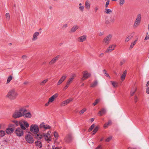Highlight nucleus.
I'll return each instance as SVG.
<instances>
[{
	"label": "nucleus",
	"mask_w": 149,
	"mask_h": 149,
	"mask_svg": "<svg viewBox=\"0 0 149 149\" xmlns=\"http://www.w3.org/2000/svg\"><path fill=\"white\" fill-rule=\"evenodd\" d=\"M8 128H7L6 130V132L8 134H10L11 133L13 132L15 130V127Z\"/></svg>",
	"instance_id": "ddd939ff"
},
{
	"label": "nucleus",
	"mask_w": 149,
	"mask_h": 149,
	"mask_svg": "<svg viewBox=\"0 0 149 149\" xmlns=\"http://www.w3.org/2000/svg\"><path fill=\"white\" fill-rule=\"evenodd\" d=\"M15 132L16 135L19 137L22 136L24 134L23 131L20 127L17 128Z\"/></svg>",
	"instance_id": "39448f33"
},
{
	"label": "nucleus",
	"mask_w": 149,
	"mask_h": 149,
	"mask_svg": "<svg viewBox=\"0 0 149 149\" xmlns=\"http://www.w3.org/2000/svg\"><path fill=\"white\" fill-rule=\"evenodd\" d=\"M136 88H135L134 91H131V93H130V95L131 96L133 95L134 94L135 91H136Z\"/></svg>",
	"instance_id": "3c124183"
},
{
	"label": "nucleus",
	"mask_w": 149,
	"mask_h": 149,
	"mask_svg": "<svg viewBox=\"0 0 149 149\" xmlns=\"http://www.w3.org/2000/svg\"><path fill=\"white\" fill-rule=\"evenodd\" d=\"M111 121L109 120L108 122L104 124V128H106L108 126L111 125Z\"/></svg>",
	"instance_id": "c85d7f7f"
},
{
	"label": "nucleus",
	"mask_w": 149,
	"mask_h": 149,
	"mask_svg": "<svg viewBox=\"0 0 149 149\" xmlns=\"http://www.w3.org/2000/svg\"><path fill=\"white\" fill-rule=\"evenodd\" d=\"M99 126H96L93 131L92 132V135H94L97 132V131L99 129Z\"/></svg>",
	"instance_id": "b1692460"
},
{
	"label": "nucleus",
	"mask_w": 149,
	"mask_h": 149,
	"mask_svg": "<svg viewBox=\"0 0 149 149\" xmlns=\"http://www.w3.org/2000/svg\"><path fill=\"white\" fill-rule=\"evenodd\" d=\"M146 92L147 93L149 94V87L146 88Z\"/></svg>",
	"instance_id": "680f3d73"
},
{
	"label": "nucleus",
	"mask_w": 149,
	"mask_h": 149,
	"mask_svg": "<svg viewBox=\"0 0 149 149\" xmlns=\"http://www.w3.org/2000/svg\"><path fill=\"white\" fill-rule=\"evenodd\" d=\"M110 82L113 87L116 88L118 86V83H117L113 81H111Z\"/></svg>",
	"instance_id": "cd10ccee"
},
{
	"label": "nucleus",
	"mask_w": 149,
	"mask_h": 149,
	"mask_svg": "<svg viewBox=\"0 0 149 149\" xmlns=\"http://www.w3.org/2000/svg\"><path fill=\"white\" fill-rule=\"evenodd\" d=\"M83 76L82 78V80H84L85 79H87L91 75L88 73L87 71H84L83 73Z\"/></svg>",
	"instance_id": "9d476101"
},
{
	"label": "nucleus",
	"mask_w": 149,
	"mask_h": 149,
	"mask_svg": "<svg viewBox=\"0 0 149 149\" xmlns=\"http://www.w3.org/2000/svg\"><path fill=\"white\" fill-rule=\"evenodd\" d=\"M27 110L24 108H21L19 110H16L12 115V117L14 118H18L23 116V113L26 112Z\"/></svg>",
	"instance_id": "f257e3e1"
},
{
	"label": "nucleus",
	"mask_w": 149,
	"mask_h": 149,
	"mask_svg": "<svg viewBox=\"0 0 149 149\" xmlns=\"http://www.w3.org/2000/svg\"><path fill=\"white\" fill-rule=\"evenodd\" d=\"M112 137L111 136H109L105 140V141L109 142L112 139Z\"/></svg>",
	"instance_id": "37998d69"
},
{
	"label": "nucleus",
	"mask_w": 149,
	"mask_h": 149,
	"mask_svg": "<svg viewBox=\"0 0 149 149\" xmlns=\"http://www.w3.org/2000/svg\"><path fill=\"white\" fill-rule=\"evenodd\" d=\"M68 27V24H63L62 28L63 29H64Z\"/></svg>",
	"instance_id": "8fccbe9b"
},
{
	"label": "nucleus",
	"mask_w": 149,
	"mask_h": 149,
	"mask_svg": "<svg viewBox=\"0 0 149 149\" xmlns=\"http://www.w3.org/2000/svg\"><path fill=\"white\" fill-rule=\"evenodd\" d=\"M39 127L40 128H43L45 129V125H44V123L43 122L41 123L40 124Z\"/></svg>",
	"instance_id": "58836bf2"
},
{
	"label": "nucleus",
	"mask_w": 149,
	"mask_h": 149,
	"mask_svg": "<svg viewBox=\"0 0 149 149\" xmlns=\"http://www.w3.org/2000/svg\"><path fill=\"white\" fill-rule=\"evenodd\" d=\"M60 55H58L56 57L53 58L52 60L49 62V64L50 65H52L54 63H55L56 61L58 60V58L59 57Z\"/></svg>",
	"instance_id": "f3484780"
},
{
	"label": "nucleus",
	"mask_w": 149,
	"mask_h": 149,
	"mask_svg": "<svg viewBox=\"0 0 149 149\" xmlns=\"http://www.w3.org/2000/svg\"><path fill=\"white\" fill-rule=\"evenodd\" d=\"M137 41V40H136L135 41H134V42H132L131 43V45L130 46V49H131L135 45L136 43V42Z\"/></svg>",
	"instance_id": "e433bc0d"
},
{
	"label": "nucleus",
	"mask_w": 149,
	"mask_h": 149,
	"mask_svg": "<svg viewBox=\"0 0 149 149\" xmlns=\"http://www.w3.org/2000/svg\"><path fill=\"white\" fill-rule=\"evenodd\" d=\"M30 131L34 134H37L39 131V128L38 126L36 124H32L30 127Z\"/></svg>",
	"instance_id": "7ed1b4c3"
},
{
	"label": "nucleus",
	"mask_w": 149,
	"mask_h": 149,
	"mask_svg": "<svg viewBox=\"0 0 149 149\" xmlns=\"http://www.w3.org/2000/svg\"><path fill=\"white\" fill-rule=\"evenodd\" d=\"M141 15L140 14L137 15L134 24V27H137L140 24L141 22Z\"/></svg>",
	"instance_id": "20e7f679"
},
{
	"label": "nucleus",
	"mask_w": 149,
	"mask_h": 149,
	"mask_svg": "<svg viewBox=\"0 0 149 149\" xmlns=\"http://www.w3.org/2000/svg\"><path fill=\"white\" fill-rule=\"evenodd\" d=\"M54 136L55 139V141L57 140L58 137H59L58 134L57 132L56 131L54 132Z\"/></svg>",
	"instance_id": "2f4dec72"
},
{
	"label": "nucleus",
	"mask_w": 149,
	"mask_h": 149,
	"mask_svg": "<svg viewBox=\"0 0 149 149\" xmlns=\"http://www.w3.org/2000/svg\"><path fill=\"white\" fill-rule=\"evenodd\" d=\"M105 10V12L107 14H110L112 13V11L110 9H106Z\"/></svg>",
	"instance_id": "a19ab883"
},
{
	"label": "nucleus",
	"mask_w": 149,
	"mask_h": 149,
	"mask_svg": "<svg viewBox=\"0 0 149 149\" xmlns=\"http://www.w3.org/2000/svg\"><path fill=\"white\" fill-rule=\"evenodd\" d=\"M73 140V138L71 134H69L65 138V140L66 141L69 143L71 142Z\"/></svg>",
	"instance_id": "6e6552de"
},
{
	"label": "nucleus",
	"mask_w": 149,
	"mask_h": 149,
	"mask_svg": "<svg viewBox=\"0 0 149 149\" xmlns=\"http://www.w3.org/2000/svg\"><path fill=\"white\" fill-rule=\"evenodd\" d=\"M19 124L20 125V127H21V129L22 130H25L26 129L25 127L24 126V124L22 123H19Z\"/></svg>",
	"instance_id": "473e14b6"
},
{
	"label": "nucleus",
	"mask_w": 149,
	"mask_h": 149,
	"mask_svg": "<svg viewBox=\"0 0 149 149\" xmlns=\"http://www.w3.org/2000/svg\"><path fill=\"white\" fill-rule=\"evenodd\" d=\"M42 134V137H44L45 138V140L47 141H50L51 140L49 138V135L50 134L43 133Z\"/></svg>",
	"instance_id": "a211bd4d"
},
{
	"label": "nucleus",
	"mask_w": 149,
	"mask_h": 149,
	"mask_svg": "<svg viewBox=\"0 0 149 149\" xmlns=\"http://www.w3.org/2000/svg\"><path fill=\"white\" fill-rule=\"evenodd\" d=\"M58 97V95L57 94H55L52 96L49 99V102H50L51 103L56 98Z\"/></svg>",
	"instance_id": "4be33fe9"
},
{
	"label": "nucleus",
	"mask_w": 149,
	"mask_h": 149,
	"mask_svg": "<svg viewBox=\"0 0 149 149\" xmlns=\"http://www.w3.org/2000/svg\"><path fill=\"white\" fill-rule=\"evenodd\" d=\"M67 77V76L65 75H63V76L60 79L61 80H62L63 81H64V80Z\"/></svg>",
	"instance_id": "09e8293b"
},
{
	"label": "nucleus",
	"mask_w": 149,
	"mask_h": 149,
	"mask_svg": "<svg viewBox=\"0 0 149 149\" xmlns=\"http://www.w3.org/2000/svg\"><path fill=\"white\" fill-rule=\"evenodd\" d=\"M63 81L62 80H61V79H60V80H59V81H58L57 83V85H60L61 84Z\"/></svg>",
	"instance_id": "5fc2aeb1"
},
{
	"label": "nucleus",
	"mask_w": 149,
	"mask_h": 149,
	"mask_svg": "<svg viewBox=\"0 0 149 149\" xmlns=\"http://www.w3.org/2000/svg\"><path fill=\"white\" fill-rule=\"evenodd\" d=\"M86 36L83 35L78 38V41L80 42H84L86 40Z\"/></svg>",
	"instance_id": "dca6fc26"
},
{
	"label": "nucleus",
	"mask_w": 149,
	"mask_h": 149,
	"mask_svg": "<svg viewBox=\"0 0 149 149\" xmlns=\"http://www.w3.org/2000/svg\"><path fill=\"white\" fill-rule=\"evenodd\" d=\"M134 34V33L133 32L132 33L130 36H128L125 39V42H127L132 39L133 37Z\"/></svg>",
	"instance_id": "6ab92c4d"
},
{
	"label": "nucleus",
	"mask_w": 149,
	"mask_h": 149,
	"mask_svg": "<svg viewBox=\"0 0 149 149\" xmlns=\"http://www.w3.org/2000/svg\"><path fill=\"white\" fill-rule=\"evenodd\" d=\"M75 77V74H73L71 75L70 78L68 80L66 84H68V85H69L73 81L74 77Z\"/></svg>",
	"instance_id": "9b49d317"
},
{
	"label": "nucleus",
	"mask_w": 149,
	"mask_h": 149,
	"mask_svg": "<svg viewBox=\"0 0 149 149\" xmlns=\"http://www.w3.org/2000/svg\"><path fill=\"white\" fill-rule=\"evenodd\" d=\"M128 149H137L136 148H132L131 147H129L128 148Z\"/></svg>",
	"instance_id": "774afa93"
},
{
	"label": "nucleus",
	"mask_w": 149,
	"mask_h": 149,
	"mask_svg": "<svg viewBox=\"0 0 149 149\" xmlns=\"http://www.w3.org/2000/svg\"><path fill=\"white\" fill-rule=\"evenodd\" d=\"M15 124H10L9 125V127H15L17 126H18L19 124V123L16 120H14L13 121Z\"/></svg>",
	"instance_id": "412c9836"
},
{
	"label": "nucleus",
	"mask_w": 149,
	"mask_h": 149,
	"mask_svg": "<svg viewBox=\"0 0 149 149\" xmlns=\"http://www.w3.org/2000/svg\"><path fill=\"white\" fill-rule=\"evenodd\" d=\"M39 34L38 32H36L33 35V38H32L33 41H35L38 38V36Z\"/></svg>",
	"instance_id": "5701e85b"
},
{
	"label": "nucleus",
	"mask_w": 149,
	"mask_h": 149,
	"mask_svg": "<svg viewBox=\"0 0 149 149\" xmlns=\"http://www.w3.org/2000/svg\"><path fill=\"white\" fill-rule=\"evenodd\" d=\"M95 126V125L94 124H93L88 129V131L89 132H91V131L94 128V127Z\"/></svg>",
	"instance_id": "ea45409f"
},
{
	"label": "nucleus",
	"mask_w": 149,
	"mask_h": 149,
	"mask_svg": "<svg viewBox=\"0 0 149 149\" xmlns=\"http://www.w3.org/2000/svg\"><path fill=\"white\" fill-rule=\"evenodd\" d=\"M35 137L37 139L40 140L42 138V135L40 134H37L35 135Z\"/></svg>",
	"instance_id": "c756f323"
},
{
	"label": "nucleus",
	"mask_w": 149,
	"mask_h": 149,
	"mask_svg": "<svg viewBox=\"0 0 149 149\" xmlns=\"http://www.w3.org/2000/svg\"><path fill=\"white\" fill-rule=\"evenodd\" d=\"M127 71L126 70L123 73L121 77V80H123L124 79H125L127 74Z\"/></svg>",
	"instance_id": "bb28decb"
},
{
	"label": "nucleus",
	"mask_w": 149,
	"mask_h": 149,
	"mask_svg": "<svg viewBox=\"0 0 149 149\" xmlns=\"http://www.w3.org/2000/svg\"><path fill=\"white\" fill-rule=\"evenodd\" d=\"M36 146H38L40 148H41L42 147V144L41 142L39 141H36L35 142Z\"/></svg>",
	"instance_id": "393cba45"
},
{
	"label": "nucleus",
	"mask_w": 149,
	"mask_h": 149,
	"mask_svg": "<svg viewBox=\"0 0 149 149\" xmlns=\"http://www.w3.org/2000/svg\"><path fill=\"white\" fill-rule=\"evenodd\" d=\"M50 103H51L50 102H49V100H48V102H47V103H46L45 104V105L46 106H47Z\"/></svg>",
	"instance_id": "e2e57ef3"
},
{
	"label": "nucleus",
	"mask_w": 149,
	"mask_h": 149,
	"mask_svg": "<svg viewBox=\"0 0 149 149\" xmlns=\"http://www.w3.org/2000/svg\"><path fill=\"white\" fill-rule=\"evenodd\" d=\"M86 108H84L82 109L81 111L79 112V113L80 114H82L84 112H85L86 111Z\"/></svg>",
	"instance_id": "c03bdc74"
},
{
	"label": "nucleus",
	"mask_w": 149,
	"mask_h": 149,
	"mask_svg": "<svg viewBox=\"0 0 149 149\" xmlns=\"http://www.w3.org/2000/svg\"><path fill=\"white\" fill-rule=\"evenodd\" d=\"M100 101V99H97L95 100V102L93 103V106L96 105Z\"/></svg>",
	"instance_id": "4c0bfd02"
},
{
	"label": "nucleus",
	"mask_w": 149,
	"mask_h": 149,
	"mask_svg": "<svg viewBox=\"0 0 149 149\" xmlns=\"http://www.w3.org/2000/svg\"><path fill=\"white\" fill-rule=\"evenodd\" d=\"M116 45H112L109 46L105 52V53H107L111 52L114 49Z\"/></svg>",
	"instance_id": "1a4fd4ad"
},
{
	"label": "nucleus",
	"mask_w": 149,
	"mask_h": 149,
	"mask_svg": "<svg viewBox=\"0 0 149 149\" xmlns=\"http://www.w3.org/2000/svg\"><path fill=\"white\" fill-rule=\"evenodd\" d=\"M148 33H147V36L145 38V39H144V40H147L149 39V35H148Z\"/></svg>",
	"instance_id": "bf43d9fd"
},
{
	"label": "nucleus",
	"mask_w": 149,
	"mask_h": 149,
	"mask_svg": "<svg viewBox=\"0 0 149 149\" xmlns=\"http://www.w3.org/2000/svg\"><path fill=\"white\" fill-rule=\"evenodd\" d=\"M69 85H68V84H66V85L63 88V90H65L67 89V88H68Z\"/></svg>",
	"instance_id": "052dcab7"
},
{
	"label": "nucleus",
	"mask_w": 149,
	"mask_h": 149,
	"mask_svg": "<svg viewBox=\"0 0 149 149\" xmlns=\"http://www.w3.org/2000/svg\"><path fill=\"white\" fill-rule=\"evenodd\" d=\"M112 37L111 34L108 35L104 39L103 42H105L106 45H108L110 42Z\"/></svg>",
	"instance_id": "423d86ee"
},
{
	"label": "nucleus",
	"mask_w": 149,
	"mask_h": 149,
	"mask_svg": "<svg viewBox=\"0 0 149 149\" xmlns=\"http://www.w3.org/2000/svg\"><path fill=\"white\" fill-rule=\"evenodd\" d=\"M63 81L62 80H61V79H60V80H59V81H58L57 83V85H60L61 84Z\"/></svg>",
	"instance_id": "6e6d98bb"
},
{
	"label": "nucleus",
	"mask_w": 149,
	"mask_h": 149,
	"mask_svg": "<svg viewBox=\"0 0 149 149\" xmlns=\"http://www.w3.org/2000/svg\"><path fill=\"white\" fill-rule=\"evenodd\" d=\"M84 7L83 6H79V10L82 12H83L84 11Z\"/></svg>",
	"instance_id": "603ef678"
},
{
	"label": "nucleus",
	"mask_w": 149,
	"mask_h": 149,
	"mask_svg": "<svg viewBox=\"0 0 149 149\" xmlns=\"http://www.w3.org/2000/svg\"><path fill=\"white\" fill-rule=\"evenodd\" d=\"M137 100H138V98H137V97L136 96H135V98H134V100H135V102L136 103L137 102Z\"/></svg>",
	"instance_id": "338daca9"
},
{
	"label": "nucleus",
	"mask_w": 149,
	"mask_h": 149,
	"mask_svg": "<svg viewBox=\"0 0 149 149\" xmlns=\"http://www.w3.org/2000/svg\"><path fill=\"white\" fill-rule=\"evenodd\" d=\"M115 20V17H111L110 18V21L111 22H114Z\"/></svg>",
	"instance_id": "49530a36"
},
{
	"label": "nucleus",
	"mask_w": 149,
	"mask_h": 149,
	"mask_svg": "<svg viewBox=\"0 0 149 149\" xmlns=\"http://www.w3.org/2000/svg\"><path fill=\"white\" fill-rule=\"evenodd\" d=\"M85 7L86 8H90V2L88 1H86L85 2Z\"/></svg>",
	"instance_id": "7c9ffc66"
},
{
	"label": "nucleus",
	"mask_w": 149,
	"mask_h": 149,
	"mask_svg": "<svg viewBox=\"0 0 149 149\" xmlns=\"http://www.w3.org/2000/svg\"><path fill=\"white\" fill-rule=\"evenodd\" d=\"M79 26L77 25H75L71 29L70 31L71 33H74L78 29Z\"/></svg>",
	"instance_id": "aec40b11"
},
{
	"label": "nucleus",
	"mask_w": 149,
	"mask_h": 149,
	"mask_svg": "<svg viewBox=\"0 0 149 149\" xmlns=\"http://www.w3.org/2000/svg\"><path fill=\"white\" fill-rule=\"evenodd\" d=\"M23 123L24 125L26 128H28L29 127V124L26 121H23Z\"/></svg>",
	"instance_id": "79ce46f5"
},
{
	"label": "nucleus",
	"mask_w": 149,
	"mask_h": 149,
	"mask_svg": "<svg viewBox=\"0 0 149 149\" xmlns=\"http://www.w3.org/2000/svg\"><path fill=\"white\" fill-rule=\"evenodd\" d=\"M23 117L25 118H29L31 117L32 115L31 113L29 112L26 113H23Z\"/></svg>",
	"instance_id": "4468645a"
},
{
	"label": "nucleus",
	"mask_w": 149,
	"mask_h": 149,
	"mask_svg": "<svg viewBox=\"0 0 149 149\" xmlns=\"http://www.w3.org/2000/svg\"><path fill=\"white\" fill-rule=\"evenodd\" d=\"M106 112V110L105 108H103L99 111L98 113L99 116H101L103 114H104Z\"/></svg>",
	"instance_id": "2eb2a0df"
},
{
	"label": "nucleus",
	"mask_w": 149,
	"mask_h": 149,
	"mask_svg": "<svg viewBox=\"0 0 149 149\" xmlns=\"http://www.w3.org/2000/svg\"><path fill=\"white\" fill-rule=\"evenodd\" d=\"M13 78V77L11 75H10L8 78L6 83L8 84L11 81Z\"/></svg>",
	"instance_id": "72a5a7b5"
},
{
	"label": "nucleus",
	"mask_w": 149,
	"mask_h": 149,
	"mask_svg": "<svg viewBox=\"0 0 149 149\" xmlns=\"http://www.w3.org/2000/svg\"><path fill=\"white\" fill-rule=\"evenodd\" d=\"M125 2L124 0H120V5H122Z\"/></svg>",
	"instance_id": "864d4df0"
},
{
	"label": "nucleus",
	"mask_w": 149,
	"mask_h": 149,
	"mask_svg": "<svg viewBox=\"0 0 149 149\" xmlns=\"http://www.w3.org/2000/svg\"><path fill=\"white\" fill-rule=\"evenodd\" d=\"M50 127L48 125H45V129L47 130L48 129H49L50 128Z\"/></svg>",
	"instance_id": "13d9d810"
},
{
	"label": "nucleus",
	"mask_w": 149,
	"mask_h": 149,
	"mask_svg": "<svg viewBox=\"0 0 149 149\" xmlns=\"http://www.w3.org/2000/svg\"><path fill=\"white\" fill-rule=\"evenodd\" d=\"M25 139L26 141L29 143H32L34 141L32 136L29 134H27L25 136Z\"/></svg>",
	"instance_id": "0eeeda50"
},
{
	"label": "nucleus",
	"mask_w": 149,
	"mask_h": 149,
	"mask_svg": "<svg viewBox=\"0 0 149 149\" xmlns=\"http://www.w3.org/2000/svg\"><path fill=\"white\" fill-rule=\"evenodd\" d=\"M6 19L9 20L10 19V15L8 13H7L6 14Z\"/></svg>",
	"instance_id": "a18cd8bd"
},
{
	"label": "nucleus",
	"mask_w": 149,
	"mask_h": 149,
	"mask_svg": "<svg viewBox=\"0 0 149 149\" xmlns=\"http://www.w3.org/2000/svg\"><path fill=\"white\" fill-rule=\"evenodd\" d=\"M17 95L18 94L15 89H12L9 90L6 96L10 100H13L16 99Z\"/></svg>",
	"instance_id": "f03ea898"
},
{
	"label": "nucleus",
	"mask_w": 149,
	"mask_h": 149,
	"mask_svg": "<svg viewBox=\"0 0 149 149\" xmlns=\"http://www.w3.org/2000/svg\"><path fill=\"white\" fill-rule=\"evenodd\" d=\"M97 80H95L91 85L90 87L92 88L95 87L97 85Z\"/></svg>",
	"instance_id": "a878e982"
},
{
	"label": "nucleus",
	"mask_w": 149,
	"mask_h": 149,
	"mask_svg": "<svg viewBox=\"0 0 149 149\" xmlns=\"http://www.w3.org/2000/svg\"><path fill=\"white\" fill-rule=\"evenodd\" d=\"M48 81V79H46L45 80H44L40 83V84L42 86L44 85Z\"/></svg>",
	"instance_id": "f704fd0d"
},
{
	"label": "nucleus",
	"mask_w": 149,
	"mask_h": 149,
	"mask_svg": "<svg viewBox=\"0 0 149 149\" xmlns=\"http://www.w3.org/2000/svg\"><path fill=\"white\" fill-rule=\"evenodd\" d=\"M22 58L23 59H26L27 58V56L26 55H23L22 56Z\"/></svg>",
	"instance_id": "0e129e2a"
},
{
	"label": "nucleus",
	"mask_w": 149,
	"mask_h": 149,
	"mask_svg": "<svg viewBox=\"0 0 149 149\" xmlns=\"http://www.w3.org/2000/svg\"><path fill=\"white\" fill-rule=\"evenodd\" d=\"M109 0H107V1L106 2V5H105V7L106 8H107L109 4Z\"/></svg>",
	"instance_id": "4d7b16f0"
},
{
	"label": "nucleus",
	"mask_w": 149,
	"mask_h": 149,
	"mask_svg": "<svg viewBox=\"0 0 149 149\" xmlns=\"http://www.w3.org/2000/svg\"><path fill=\"white\" fill-rule=\"evenodd\" d=\"M5 135V132L3 130L0 131V136L3 137Z\"/></svg>",
	"instance_id": "c9c22d12"
},
{
	"label": "nucleus",
	"mask_w": 149,
	"mask_h": 149,
	"mask_svg": "<svg viewBox=\"0 0 149 149\" xmlns=\"http://www.w3.org/2000/svg\"><path fill=\"white\" fill-rule=\"evenodd\" d=\"M125 62V59H123L120 62V66L122 65Z\"/></svg>",
	"instance_id": "de8ad7c7"
},
{
	"label": "nucleus",
	"mask_w": 149,
	"mask_h": 149,
	"mask_svg": "<svg viewBox=\"0 0 149 149\" xmlns=\"http://www.w3.org/2000/svg\"><path fill=\"white\" fill-rule=\"evenodd\" d=\"M102 148L101 146V145L97 147L95 149H100Z\"/></svg>",
	"instance_id": "69168bd1"
},
{
	"label": "nucleus",
	"mask_w": 149,
	"mask_h": 149,
	"mask_svg": "<svg viewBox=\"0 0 149 149\" xmlns=\"http://www.w3.org/2000/svg\"><path fill=\"white\" fill-rule=\"evenodd\" d=\"M73 100L72 98H69L66 100L63 101L61 104V106H64L67 105L68 103H70V102L72 101Z\"/></svg>",
	"instance_id": "f8f14e48"
}]
</instances>
